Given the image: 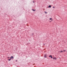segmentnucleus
Segmentation results:
<instances>
[{
  "instance_id": "obj_1",
  "label": "nucleus",
  "mask_w": 67,
  "mask_h": 67,
  "mask_svg": "<svg viewBox=\"0 0 67 67\" xmlns=\"http://www.w3.org/2000/svg\"><path fill=\"white\" fill-rule=\"evenodd\" d=\"M53 59H55V60H56V59H57V58L56 57H54L53 58Z\"/></svg>"
},
{
  "instance_id": "obj_2",
  "label": "nucleus",
  "mask_w": 67,
  "mask_h": 67,
  "mask_svg": "<svg viewBox=\"0 0 67 67\" xmlns=\"http://www.w3.org/2000/svg\"><path fill=\"white\" fill-rule=\"evenodd\" d=\"M9 58H10L11 59H13V58H14L13 57V56H11V57H9Z\"/></svg>"
},
{
  "instance_id": "obj_3",
  "label": "nucleus",
  "mask_w": 67,
  "mask_h": 67,
  "mask_svg": "<svg viewBox=\"0 0 67 67\" xmlns=\"http://www.w3.org/2000/svg\"><path fill=\"white\" fill-rule=\"evenodd\" d=\"M51 57V58H53V57H52V55H50L49 56V57Z\"/></svg>"
},
{
  "instance_id": "obj_4",
  "label": "nucleus",
  "mask_w": 67,
  "mask_h": 67,
  "mask_svg": "<svg viewBox=\"0 0 67 67\" xmlns=\"http://www.w3.org/2000/svg\"><path fill=\"white\" fill-rule=\"evenodd\" d=\"M49 20H51V21H53V19H52V18H50Z\"/></svg>"
},
{
  "instance_id": "obj_5",
  "label": "nucleus",
  "mask_w": 67,
  "mask_h": 67,
  "mask_svg": "<svg viewBox=\"0 0 67 67\" xmlns=\"http://www.w3.org/2000/svg\"><path fill=\"white\" fill-rule=\"evenodd\" d=\"M46 54H44V57L45 58H46Z\"/></svg>"
},
{
  "instance_id": "obj_6",
  "label": "nucleus",
  "mask_w": 67,
  "mask_h": 67,
  "mask_svg": "<svg viewBox=\"0 0 67 67\" xmlns=\"http://www.w3.org/2000/svg\"><path fill=\"white\" fill-rule=\"evenodd\" d=\"M48 8H51V5H49L48 6Z\"/></svg>"
},
{
  "instance_id": "obj_7",
  "label": "nucleus",
  "mask_w": 67,
  "mask_h": 67,
  "mask_svg": "<svg viewBox=\"0 0 67 67\" xmlns=\"http://www.w3.org/2000/svg\"><path fill=\"white\" fill-rule=\"evenodd\" d=\"M32 11H36L35 10H34L33 9H32Z\"/></svg>"
},
{
  "instance_id": "obj_8",
  "label": "nucleus",
  "mask_w": 67,
  "mask_h": 67,
  "mask_svg": "<svg viewBox=\"0 0 67 67\" xmlns=\"http://www.w3.org/2000/svg\"><path fill=\"white\" fill-rule=\"evenodd\" d=\"M44 12V13H46V14L47 13V12H46V11H45Z\"/></svg>"
},
{
  "instance_id": "obj_9",
  "label": "nucleus",
  "mask_w": 67,
  "mask_h": 67,
  "mask_svg": "<svg viewBox=\"0 0 67 67\" xmlns=\"http://www.w3.org/2000/svg\"><path fill=\"white\" fill-rule=\"evenodd\" d=\"M11 59L10 58V59H8V60L10 61V60H11Z\"/></svg>"
},
{
  "instance_id": "obj_10",
  "label": "nucleus",
  "mask_w": 67,
  "mask_h": 67,
  "mask_svg": "<svg viewBox=\"0 0 67 67\" xmlns=\"http://www.w3.org/2000/svg\"><path fill=\"white\" fill-rule=\"evenodd\" d=\"M32 35H34V34L32 33Z\"/></svg>"
},
{
  "instance_id": "obj_11",
  "label": "nucleus",
  "mask_w": 67,
  "mask_h": 67,
  "mask_svg": "<svg viewBox=\"0 0 67 67\" xmlns=\"http://www.w3.org/2000/svg\"><path fill=\"white\" fill-rule=\"evenodd\" d=\"M60 52H63L62 51H60Z\"/></svg>"
},
{
  "instance_id": "obj_12",
  "label": "nucleus",
  "mask_w": 67,
  "mask_h": 67,
  "mask_svg": "<svg viewBox=\"0 0 67 67\" xmlns=\"http://www.w3.org/2000/svg\"><path fill=\"white\" fill-rule=\"evenodd\" d=\"M53 8H55V7H53Z\"/></svg>"
},
{
  "instance_id": "obj_13",
  "label": "nucleus",
  "mask_w": 67,
  "mask_h": 67,
  "mask_svg": "<svg viewBox=\"0 0 67 67\" xmlns=\"http://www.w3.org/2000/svg\"><path fill=\"white\" fill-rule=\"evenodd\" d=\"M51 21H50V22H51Z\"/></svg>"
},
{
  "instance_id": "obj_14",
  "label": "nucleus",
  "mask_w": 67,
  "mask_h": 67,
  "mask_svg": "<svg viewBox=\"0 0 67 67\" xmlns=\"http://www.w3.org/2000/svg\"><path fill=\"white\" fill-rule=\"evenodd\" d=\"M33 3H34V1H33Z\"/></svg>"
},
{
  "instance_id": "obj_15",
  "label": "nucleus",
  "mask_w": 67,
  "mask_h": 67,
  "mask_svg": "<svg viewBox=\"0 0 67 67\" xmlns=\"http://www.w3.org/2000/svg\"><path fill=\"white\" fill-rule=\"evenodd\" d=\"M9 58V57H8V58Z\"/></svg>"
},
{
  "instance_id": "obj_16",
  "label": "nucleus",
  "mask_w": 67,
  "mask_h": 67,
  "mask_svg": "<svg viewBox=\"0 0 67 67\" xmlns=\"http://www.w3.org/2000/svg\"><path fill=\"white\" fill-rule=\"evenodd\" d=\"M16 62H17V60H16Z\"/></svg>"
},
{
  "instance_id": "obj_17",
  "label": "nucleus",
  "mask_w": 67,
  "mask_h": 67,
  "mask_svg": "<svg viewBox=\"0 0 67 67\" xmlns=\"http://www.w3.org/2000/svg\"><path fill=\"white\" fill-rule=\"evenodd\" d=\"M44 45H45V44H44Z\"/></svg>"
},
{
  "instance_id": "obj_18",
  "label": "nucleus",
  "mask_w": 67,
  "mask_h": 67,
  "mask_svg": "<svg viewBox=\"0 0 67 67\" xmlns=\"http://www.w3.org/2000/svg\"><path fill=\"white\" fill-rule=\"evenodd\" d=\"M64 51H65V50H64Z\"/></svg>"
}]
</instances>
